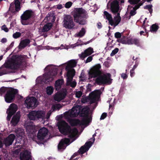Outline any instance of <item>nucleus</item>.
Here are the masks:
<instances>
[{
  "instance_id": "nucleus-1",
  "label": "nucleus",
  "mask_w": 160,
  "mask_h": 160,
  "mask_svg": "<svg viewBox=\"0 0 160 160\" xmlns=\"http://www.w3.org/2000/svg\"><path fill=\"white\" fill-rule=\"evenodd\" d=\"M101 66L98 64L94 66L89 72V75L92 78H96V83L98 85L110 84L111 83V75L109 73L101 74L100 70Z\"/></svg>"
},
{
  "instance_id": "nucleus-2",
  "label": "nucleus",
  "mask_w": 160,
  "mask_h": 160,
  "mask_svg": "<svg viewBox=\"0 0 160 160\" xmlns=\"http://www.w3.org/2000/svg\"><path fill=\"white\" fill-rule=\"evenodd\" d=\"M75 22L81 25H84L87 23L86 19L88 16L87 11L82 8H74L72 12Z\"/></svg>"
},
{
  "instance_id": "nucleus-3",
  "label": "nucleus",
  "mask_w": 160,
  "mask_h": 160,
  "mask_svg": "<svg viewBox=\"0 0 160 160\" xmlns=\"http://www.w3.org/2000/svg\"><path fill=\"white\" fill-rule=\"evenodd\" d=\"M59 132L65 135H68V137L73 139L75 137L78 132L76 128L71 129L70 126L65 121H62L58 122L57 124Z\"/></svg>"
},
{
  "instance_id": "nucleus-4",
  "label": "nucleus",
  "mask_w": 160,
  "mask_h": 160,
  "mask_svg": "<svg viewBox=\"0 0 160 160\" xmlns=\"http://www.w3.org/2000/svg\"><path fill=\"white\" fill-rule=\"evenodd\" d=\"M33 12L31 10H28L24 11L21 16L22 24L24 25H30L34 22Z\"/></svg>"
},
{
  "instance_id": "nucleus-5",
  "label": "nucleus",
  "mask_w": 160,
  "mask_h": 160,
  "mask_svg": "<svg viewBox=\"0 0 160 160\" xmlns=\"http://www.w3.org/2000/svg\"><path fill=\"white\" fill-rule=\"evenodd\" d=\"M25 62V58L22 55L15 56V59H12L9 64V68L12 69H18L22 63Z\"/></svg>"
},
{
  "instance_id": "nucleus-6",
  "label": "nucleus",
  "mask_w": 160,
  "mask_h": 160,
  "mask_svg": "<svg viewBox=\"0 0 160 160\" xmlns=\"http://www.w3.org/2000/svg\"><path fill=\"white\" fill-rule=\"evenodd\" d=\"M92 144L91 141L86 142L85 144L79 148L78 152L74 153L72 156V158H74L78 155V153L82 155L86 152H87Z\"/></svg>"
},
{
  "instance_id": "nucleus-7",
  "label": "nucleus",
  "mask_w": 160,
  "mask_h": 160,
  "mask_svg": "<svg viewBox=\"0 0 160 160\" xmlns=\"http://www.w3.org/2000/svg\"><path fill=\"white\" fill-rule=\"evenodd\" d=\"M63 22V27L66 28H73L75 25L72 17L70 15H66L64 17Z\"/></svg>"
},
{
  "instance_id": "nucleus-8",
  "label": "nucleus",
  "mask_w": 160,
  "mask_h": 160,
  "mask_svg": "<svg viewBox=\"0 0 160 160\" xmlns=\"http://www.w3.org/2000/svg\"><path fill=\"white\" fill-rule=\"evenodd\" d=\"M88 120L83 118L81 121L79 119H69L68 122L72 126H77L78 125L83 126L88 124Z\"/></svg>"
},
{
  "instance_id": "nucleus-9",
  "label": "nucleus",
  "mask_w": 160,
  "mask_h": 160,
  "mask_svg": "<svg viewBox=\"0 0 160 160\" xmlns=\"http://www.w3.org/2000/svg\"><path fill=\"white\" fill-rule=\"evenodd\" d=\"M18 93V90L16 89L10 90L7 91L4 96L5 101L7 103H11L13 102L15 95Z\"/></svg>"
},
{
  "instance_id": "nucleus-10",
  "label": "nucleus",
  "mask_w": 160,
  "mask_h": 160,
  "mask_svg": "<svg viewBox=\"0 0 160 160\" xmlns=\"http://www.w3.org/2000/svg\"><path fill=\"white\" fill-rule=\"evenodd\" d=\"M14 2L10 4L9 10L14 15L20 10L21 8L20 2L19 0H14Z\"/></svg>"
},
{
  "instance_id": "nucleus-11",
  "label": "nucleus",
  "mask_w": 160,
  "mask_h": 160,
  "mask_svg": "<svg viewBox=\"0 0 160 160\" xmlns=\"http://www.w3.org/2000/svg\"><path fill=\"white\" fill-rule=\"evenodd\" d=\"M25 105L28 109L30 108H34L38 105L37 99L34 97H27L25 101Z\"/></svg>"
},
{
  "instance_id": "nucleus-12",
  "label": "nucleus",
  "mask_w": 160,
  "mask_h": 160,
  "mask_svg": "<svg viewBox=\"0 0 160 160\" xmlns=\"http://www.w3.org/2000/svg\"><path fill=\"white\" fill-rule=\"evenodd\" d=\"M43 117V112L42 111H33L28 114V118L30 120H35Z\"/></svg>"
},
{
  "instance_id": "nucleus-13",
  "label": "nucleus",
  "mask_w": 160,
  "mask_h": 160,
  "mask_svg": "<svg viewBox=\"0 0 160 160\" xmlns=\"http://www.w3.org/2000/svg\"><path fill=\"white\" fill-rule=\"evenodd\" d=\"M17 110V106L14 103L11 104L7 111V113H8L7 118L8 121L10 120L11 117L16 112Z\"/></svg>"
},
{
  "instance_id": "nucleus-14",
  "label": "nucleus",
  "mask_w": 160,
  "mask_h": 160,
  "mask_svg": "<svg viewBox=\"0 0 160 160\" xmlns=\"http://www.w3.org/2000/svg\"><path fill=\"white\" fill-rule=\"evenodd\" d=\"M58 74L57 69L53 68L52 70V72L48 73L46 75L45 80L46 82H49L52 81L54 77Z\"/></svg>"
},
{
  "instance_id": "nucleus-15",
  "label": "nucleus",
  "mask_w": 160,
  "mask_h": 160,
  "mask_svg": "<svg viewBox=\"0 0 160 160\" xmlns=\"http://www.w3.org/2000/svg\"><path fill=\"white\" fill-rule=\"evenodd\" d=\"M48 131L47 128L43 127L41 128L38 131L37 138L38 140H43L48 133Z\"/></svg>"
},
{
  "instance_id": "nucleus-16",
  "label": "nucleus",
  "mask_w": 160,
  "mask_h": 160,
  "mask_svg": "<svg viewBox=\"0 0 160 160\" xmlns=\"http://www.w3.org/2000/svg\"><path fill=\"white\" fill-rule=\"evenodd\" d=\"M110 9L111 12L114 14H117L119 9L118 2L117 0L112 1L110 4Z\"/></svg>"
},
{
  "instance_id": "nucleus-17",
  "label": "nucleus",
  "mask_w": 160,
  "mask_h": 160,
  "mask_svg": "<svg viewBox=\"0 0 160 160\" xmlns=\"http://www.w3.org/2000/svg\"><path fill=\"white\" fill-rule=\"evenodd\" d=\"M70 141L69 138H65L62 139L58 145V150L64 149L66 148V146L68 145Z\"/></svg>"
},
{
  "instance_id": "nucleus-18",
  "label": "nucleus",
  "mask_w": 160,
  "mask_h": 160,
  "mask_svg": "<svg viewBox=\"0 0 160 160\" xmlns=\"http://www.w3.org/2000/svg\"><path fill=\"white\" fill-rule=\"evenodd\" d=\"M93 52V48L89 47L85 50L83 52H82L81 54H79V56L81 59L83 60L85 58L92 54Z\"/></svg>"
},
{
  "instance_id": "nucleus-19",
  "label": "nucleus",
  "mask_w": 160,
  "mask_h": 160,
  "mask_svg": "<svg viewBox=\"0 0 160 160\" xmlns=\"http://www.w3.org/2000/svg\"><path fill=\"white\" fill-rule=\"evenodd\" d=\"M15 135L13 134H10L4 141V143L6 146L8 147L11 145L15 139Z\"/></svg>"
},
{
  "instance_id": "nucleus-20",
  "label": "nucleus",
  "mask_w": 160,
  "mask_h": 160,
  "mask_svg": "<svg viewBox=\"0 0 160 160\" xmlns=\"http://www.w3.org/2000/svg\"><path fill=\"white\" fill-rule=\"evenodd\" d=\"M30 158V152L28 150H25L20 154L21 160H29Z\"/></svg>"
},
{
  "instance_id": "nucleus-21",
  "label": "nucleus",
  "mask_w": 160,
  "mask_h": 160,
  "mask_svg": "<svg viewBox=\"0 0 160 160\" xmlns=\"http://www.w3.org/2000/svg\"><path fill=\"white\" fill-rule=\"evenodd\" d=\"M98 94V91L92 92L90 93L89 95V99L90 104H92L95 102Z\"/></svg>"
},
{
  "instance_id": "nucleus-22",
  "label": "nucleus",
  "mask_w": 160,
  "mask_h": 160,
  "mask_svg": "<svg viewBox=\"0 0 160 160\" xmlns=\"http://www.w3.org/2000/svg\"><path fill=\"white\" fill-rule=\"evenodd\" d=\"M79 114V112H77L74 108H72L70 111L66 112L65 114L66 117H70L71 118H74L78 116Z\"/></svg>"
},
{
  "instance_id": "nucleus-23",
  "label": "nucleus",
  "mask_w": 160,
  "mask_h": 160,
  "mask_svg": "<svg viewBox=\"0 0 160 160\" xmlns=\"http://www.w3.org/2000/svg\"><path fill=\"white\" fill-rule=\"evenodd\" d=\"M18 112L13 116L11 123L14 126L16 125L19 121L21 116Z\"/></svg>"
},
{
  "instance_id": "nucleus-24",
  "label": "nucleus",
  "mask_w": 160,
  "mask_h": 160,
  "mask_svg": "<svg viewBox=\"0 0 160 160\" xmlns=\"http://www.w3.org/2000/svg\"><path fill=\"white\" fill-rule=\"evenodd\" d=\"M36 128L35 127H31L29 128L28 130L29 132L28 135H30L33 141H35V138L36 137L35 133L37 132V130L36 129Z\"/></svg>"
},
{
  "instance_id": "nucleus-25",
  "label": "nucleus",
  "mask_w": 160,
  "mask_h": 160,
  "mask_svg": "<svg viewBox=\"0 0 160 160\" xmlns=\"http://www.w3.org/2000/svg\"><path fill=\"white\" fill-rule=\"evenodd\" d=\"M104 17L105 16L106 18L109 22V24L111 26H113V20L112 19V15L106 11H104L103 12Z\"/></svg>"
},
{
  "instance_id": "nucleus-26",
  "label": "nucleus",
  "mask_w": 160,
  "mask_h": 160,
  "mask_svg": "<svg viewBox=\"0 0 160 160\" xmlns=\"http://www.w3.org/2000/svg\"><path fill=\"white\" fill-rule=\"evenodd\" d=\"M65 97V95L64 94L60 93L56 94L54 97V99L55 101L60 102Z\"/></svg>"
},
{
  "instance_id": "nucleus-27",
  "label": "nucleus",
  "mask_w": 160,
  "mask_h": 160,
  "mask_svg": "<svg viewBox=\"0 0 160 160\" xmlns=\"http://www.w3.org/2000/svg\"><path fill=\"white\" fill-rule=\"evenodd\" d=\"M30 42V40L28 39H25L22 40L20 43L19 48H23L28 45Z\"/></svg>"
},
{
  "instance_id": "nucleus-28",
  "label": "nucleus",
  "mask_w": 160,
  "mask_h": 160,
  "mask_svg": "<svg viewBox=\"0 0 160 160\" xmlns=\"http://www.w3.org/2000/svg\"><path fill=\"white\" fill-rule=\"evenodd\" d=\"M77 62L74 60H72L70 61L67 65L66 69L69 70L70 68H74L76 66Z\"/></svg>"
},
{
  "instance_id": "nucleus-29",
  "label": "nucleus",
  "mask_w": 160,
  "mask_h": 160,
  "mask_svg": "<svg viewBox=\"0 0 160 160\" xmlns=\"http://www.w3.org/2000/svg\"><path fill=\"white\" fill-rule=\"evenodd\" d=\"M63 83V80L62 79H59L57 80L55 83V86L57 90H59L61 88V86Z\"/></svg>"
},
{
  "instance_id": "nucleus-30",
  "label": "nucleus",
  "mask_w": 160,
  "mask_h": 160,
  "mask_svg": "<svg viewBox=\"0 0 160 160\" xmlns=\"http://www.w3.org/2000/svg\"><path fill=\"white\" fill-rule=\"evenodd\" d=\"M82 113L84 114L83 117H85L86 118H84L88 120V123L90 122L91 121V119L90 118H89V109L87 108H86V109H82Z\"/></svg>"
},
{
  "instance_id": "nucleus-31",
  "label": "nucleus",
  "mask_w": 160,
  "mask_h": 160,
  "mask_svg": "<svg viewBox=\"0 0 160 160\" xmlns=\"http://www.w3.org/2000/svg\"><path fill=\"white\" fill-rule=\"evenodd\" d=\"M52 26V24L51 23H48L45 25L43 27L42 31L43 32H47L50 30Z\"/></svg>"
},
{
  "instance_id": "nucleus-32",
  "label": "nucleus",
  "mask_w": 160,
  "mask_h": 160,
  "mask_svg": "<svg viewBox=\"0 0 160 160\" xmlns=\"http://www.w3.org/2000/svg\"><path fill=\"white\" fill-rule=\"evenodd\" d=\"M128 42L130 43V44H134L138 46L139 45V40L136 38H131L128 39Z\"/></svg>"
},
{
  "instance_id": "nucleus-33",
  "label": "nucleus",
  "mask_w": 160,
  "mask_h": 160,
  "mask_svg": "<svg viewBox=\"0 0 160 160\" xmlns=\"http://www.w3.org/2000/svg\"><path fill=\"white\" fill-rule=\"evenodd\" d=\"M159 28L158 24H153L150 27V31L152 32H156Z\"/></svg>"
},
{
  "instance_id": "nucleus-34",
  "label": "nucleus",
  "mask_w": 160,
  "mask_h": 160,
  "mask_svg": "<svg viewBox=\"0 0 160 160\" xmlns=\"http://www.w3.org/2000/svg\"><path fill=\"white\" fill-rule=\"evenodd\" d=\"M53 91V88L52 86L47 87L46 88V92L47 94L49 95H51Z\"/></svg>"
},
{
  "instance_id": "nucleus-35",
  "label": "nucleus",
  "mask_w": 160,
  "mask_h": 160,
  "mask_svg": "<svg viewBox=\"0 0 160 160\" xmlns=\"http://www.w3.org/2000/svg\"><path fill=\"white\" fill-rule=\"evenodd\" d=\"M68 70V71L67 72V76L72 77V78H73V76L75 75V71L74 69H72V70Z\"/></svg>"
},
{
  "instance_id": "nucleus-36",
  "label": "nucleus",
  "mask_w": 160,
  "mask_h": 160,
  "mask_svg": "<svg viewBox=\"0 0 160 160\" xmlns=\"http://www.w3.org/2000/svg\"><path fill=\"white\" fill-rule=\"evenodd\" d=\"M114 22L113 21V26L114 25V26H116L118 25L121 22V18H118L115 17H114Z\"/></svg>"
},
{
  "instance_id": "nucleus-37",
  "label": "nucleus",
  "mask_w": 160,
  "mask_h": 160,
  "mask_svg": "<svg viewBox=\"0 0 160 160\" xmlns=\"http://www.w3.org/2000/svg\"><path fill=\"white\" fill-rule=\"evenodd\" d=\"M128 39L124 40L123 39H119L117 40V41L123 44H130V43L128 42Z\"/></svg>"
},
{
  "instance_id": "nucleus-38",
  "label": "nucleus",
  "mask_w": 160,
  "mask_h": 160,
  "mask_svg": "<svg viewBox=\"0 0 160 160\" xmlns=\"http://www.w3.org/2000/svg\"><path fill=\"white\" fill-rule=\"evenodd\" d=\"M85 30L84 28H82L78 34V36L80 37H83L85 33Z\"/></svg>"
},
{
  "instance_id": "nucleus-39",
  "label": "nucleus",
  "mask_w": 160,
  "mask_h": 160,
  "mask_svg": "<svg viewBox=\"0 0 160 160\" xmlns=\"http://www.w3.org/2000/svg\"><path fill=\"white\" fill-rule=\"evenodd\" d=\"M73 108H74V110H75V111L77 112H77H79V114L80 113L82 109V107L80 105H77L73 107Z\"/></svg>"
},
{
  "instance_id": "nucleus-40",
  "label": "nucleus",
  "mask_w": 160,
  "mask_h": 160,
  "mask_svg": "<svg viewBox=\"0 0 160 160\" xmlns=\"http://www.w3.org/2000/svg\"><path fill=\"white\" fill-rule=\"evenodd\" d=\"M21 36V33L19 32H16L14 33L12 35L13 37L15 39H17L20 37Z\"/></svg>"
},
{
  "instance_id": "nucleus-41",
  "label": "nucleus",
  "mask_w": 160,
  "mask_h": 160,
  "mask_svg": "<svg viewBox=\"0 0 160 160\" xmlns=\"http://www.w3.org/2000/svg\"><path fill=\"white\" fill-rule=\"evenodd\" d=\"M141 0H128V2L132 5H135L138 3Z\"/></svg>"
},
{
  "instance_id": "nucleus-42",
  "label": "nucleus",
  "mask_w": 160,
  "mask_h": 160,
  "mask_svg": "<svg viewBox=\"0 0 160 160\" xmlns=\"http://www.w3.org/2000/svg\"><path fill=\"white\" fill-rule=\"evenodd\" d=\"M143 2H140L136 4V5L133 8V9H134L135 10H136L137 9L139 8L140 7L142 6Z\"/></svg>"
},
{
  "instance_id": "nucleus-43",
  "label": "nucleus",
  "mask_w": 160,
  "mask_h": 160,
  "mask_svg": "<svg viewBox=\"0 0 160 160\" xmlns=\"http://www.w3.org/2000/svg\"><path fill=\"white\" fill-rule=\"evenodd\" d=\"M118 51L119 49L118 48H115L112 51L110 54V56L112 57L113 56L118 52Z\"/></svg>"
},
{
  "instance_id": "nucleus-44",
  "label": "nucleus",
  "mask_w": 160,
  "mask_h": 160,
  "mask_svg": "<svg viewBox=\"0 0 160 160\" xmlns=\"http://www.w3.org/2000/svg\"><path fill=\"white\" fill-rule=\"evenodd\" d=\"M72 4V3L71 2L69 1L66 3L65 4L64 7L67 8H69L71 7Z\"/></svg>"
},
{
  "instance_id": "nucleus-45",
  "label": "nucleus",
  "mask_w": 160,
  "mask_h": 160,
  "mask_svg": "<svg viewBox=\"0 0 160 160\" xmlns=\"http://www.w3.org/2000/svg\"><path fill=\"white\" fill-rule=\"evenodd\" d=\"M114 36L115 38H119L121 37L122 35L120 32H117L115 33Z\"/></svg>"
},
{
  "instance_id": "nucleus-46",
  "label": "nucleus",
  "mask_w": 160,
  "mask_h": 160,
  "mask_svg": "<svg viewBox=\"0 0 160 160\" xmlns=\"http://www.w3.org/2000/svg\"><path fill=\"white\" fill-rule=\"evenodd\" d=\"M93 56V55L88 57L85 61V63H87L91 61L92 60V57Z\"/></svg>"
},
{
  "instance_id": "nucleus-47",
  "label": "nucleus",
  "mask_w": 160,
  "mask_h": 160,
  "mask_svg": "<svg viewBox=\"0 0 160 160\" xmlns=\"http://www.w3.org/2000/svg\"><path fill=\"white\" fill-rule=\"evenodd\" d=\"M1 29L4 30L6 32H8V28L6 27L5 25H3L2 26Z\"/></svg>"
},
{
  "instance_id": "nucleus-48",
  "label": "nucleus",
  "mask_w": 160,
  "mask_h": 160,
  "mask_svg": "<svg viewBox=\"0 0 160 160\" xmlns=\"http://www.w3.org/2000/svg\"><path fill=\"white\" fill-rule=\"evenodd\" d=\"M107 116V113L106 112L103 113L100 118V120H103L105 119Z\"/></svg>"
},
{
  "instance_id": "nucleus-49",
  "label": "nucleus",
  "mask_w": 160,
  "mask_h": 160,
  "mask_svg": "<svg viewBox=\"0 0 160 160\" xmlns=\"http://www.w3.org/2000/svg\"><path fill=\"white\" fill-rule=\"evenodd\" d=\"M82 95V92L80 91L77 92L76 93V97L78 98L80 97Z\"/></svg>"
},
{
  "instance_id": "nucleus-50",
  "label": "nucleus",
  "mask_w": 160,
  "mask_h": 160,
  "mask_svg": "<svg viewBox=\"0 0 160 160\" xmlns=\"http://www.w3.org/2000/svg\"><path fill=\"white\" fill-rule=\"evenodd\" d=\"M7 89L4 87H2L0 89V92L1 93H4L7 91Z\"/></svg>"
},
{
  "instance_id": "nucleus-51",
  "label": "nucleus",
  "mask_w": 160,
  "mask_h": 160,
  "mask_svg": "<svg viewBox=\"0 0 160 160\" xmlns=\"http://www.w3.org/2000/svg\"><path fill=\"white\" fill-rule=\"evenodd\" d=\"M67 83L71 82L73 79L72 77H69V76H67Z\"/></svg>"
},
{
  "instance_id": "nucleus-52",
  "label": "nucleus",
  "mask_w": 160,
  "mask_h": 160,
  "mask_svg": "<svg viewBox=\"0 0 160 160\" xmlns=\"http://www.w3.org/2000/svg\"><path fill=\"white\" fill-rule=\"evenodd\" d=\"M136 13V10L134 9H132V10H131L130 12V15L131 16H133Z\"/></svg>"
},
{
  "instance_id": "nucleus-53",
  "label": "nucleus",
  "mask_w": 160,
  "mask_h": 160,
  "mask_svg": "<svg viewBox=\"0 0 160 160\" xmlns=\"http://www.w3.org/2000/svg\"><path fill=\"white\" fill-rule=\"evenodd\" d=\"M121 77L122 78L124 79H127L128 78V76L126 74V73H122L121 74Z\"/></svg>"
},
{
  "instance_id": "nucleus-54",
  "label": "nucleus",
  "mask_w": 160,
  "mask_h": 160,
  "mask_svg": "<svg viewBox=\"0 0 160 160\" xmlns=\"http://www.w3.org/2000/svg\"><path fill=\"white\" fill-rule=\"evenodd\" d=\"M152 5H148L145 6L144 8L146 9H148V10L152 9Z\"/></svg>"
},
{
  "instance_id": "nucleus-55",
  "label": "nucleus",
  "mask_w": 160,
  "mask_h": 160,
  "mask_svg": "<svg viewBox=\"0 0 160 160\" xmlns=\"http://www.w3.org/2000/svg\"><path fill=\"white\" fill-rule=\"evenodd\" d=\"M130 76L132 77L134 76L135 74L134 70L131 69L130 71Z\"/></svg>"
},
{
  "instance_id": "nucleus-56",
  "label": "nucleus",
  "mask_w": 160,
  "mask_h": 160,
  "mask_svg": "<svg viewBox=\"0 0 160 160\" xmlns=\"http://www.w3.org/2000/svg\"><path fill=\"white\" fill-rule=\"evenodd\" d=\"M145 22L146 21H143L142 26V27L144 29L145 31L146 32L147 30L146 28V26L145 25Z\"/></svg>"
},
{
  "instance_id": "nucleus-57",
  "label": "nucleus",
  "mask_w": 160,
  "mask_h": 160,
  "mask_svg": "<svg viewBox=\"0 0 160 160\" xmlns=\"http://www.w3.org/2000/svg\"><path fill=\"white\" fill-rule=\"evenodd\" d=\"M71 82V86L72 88L75 87L76 85V83L75 82Z\"/></svg>"
},
{
  "instance_id": "nucleus-58",
  "label": "nucleus",
  "mask_w": 160,
  "mask_h": 160,
  "mask_svg": "<svg viewBox=\"0 0 160 160\" xmlns=\"http://www.w3.org/2000/svg\"><path fill=\"white\" fill-rule=\"evenodd\" d=\"M62 107L61 106V105L59 104H57L55 106V108L57 109H59L60 108H61Z\"/></svg>"
},
{
  "instance_id": "nucleus-59",
  "label": "nucleus",
  "mask_w": 160,
  "mask_h": 160,
  "mask_svg": "<svg viewBox=\"0 0 160 160\" xmlns=\"http://www.w3.org/2000/svg\"><path fill=\"white\" fill-rule=\"evenodd\" d=\"M96 133H94L92 136V137H93L92 138H91L90 139L91 140H92L93 141V142H91L92 143V144H93V143H94L95 140V138H94V137L96 136Z\"/></svg>"
},
{
  "instance_id": "nucleus-60",
  "label": "nucleus",
  "mask_w": 160,
  "mask_h": 160,
  "mask_svg": "<svg viewBox=\"0 0 160 160\" xmlns=\"http://www.w3.org/2000/svg\"><path fill=\"white\" fill-rule=\"evenodd\" d=\"M57 6V8L59 9H61L63 8V7L62 4H58Z\"/></svg>"
},
{
  "instance_id": "nucleus-61",
  "label": "nucleus",
  "mask_w": 160,
  "mask_h": 160,
  "mask_svg": "<svg viewBox=\"0 0 160 160\" xmlns=\"http://www.w3.org/2000/svg\"><path fill=\"white\" fill-rule=\"evenodd\" d=\"M7 41V39L6 38H2L1 40V42L2 43H5Z\"/></svg>"
},
{
  "instance_id": "nucleus-62",
  "label": "nucleus",
  "mask_w": 160,
  "mask_h": 160,
  "mask_svg": "<svg viewBox=\"0 0 160 160\" xmlns=\"http://www.w3.org/2000/svg\"><path fill=\"white\" fill-rule=\"evenodd\" d=\"M98 27V28L100 29L101 28L102 26L101 22H98L97 23Z\"/></svg>"
},
{
  "instance_id": "nucleus-63",
  "label": "nucleus",
  "mask_w": 160,
  "mask_h": 160,
  "mask_svg": "<svg viewBox=\"0 0 160 160\" xmlns=\"http://www.w3.org/2000/svg\"><path fill=\"white\" fill-rule=\"evenodd\" d=\"M139 61H140L139 58V59H137L136 60L135 62V64H137V65H138L139 63Z\"/></svg>"
},
{
  "instance_id": "nucleus-64",
  "label": "nucleus",
  "mask_w": 160,
  "mask_h": 160,
  "mask_svg": "<svg viewBox=\"0 0 160 160\" xmlns=\"http://www.w3.org/2000/svg\"><path fill=\"white\" fill-rule=\"evenodd\" d=\"M22 133L21 132L20 134H18V138H20V139H22Z\"/></svg>"
}]
</instances>
